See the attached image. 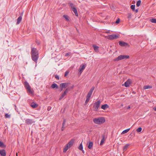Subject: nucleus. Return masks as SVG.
<instances>
[{"label": "nucleus", "instance_id": "3c124183", "mask_svg": "<svg viewBox=\"0 0 156 156\" xmlns=\"http://www.w3.org/2000/svg\"><path fill=\"white\" fill-rule=\"evenodd\" d=\"M130 108V106H128V107H127V109H129V108Z\"/></svg>", "mask_w": 156, "mask_h": 156}, {"label": "nucleus", "instance_id": "5701e85b", "mask_svg": "<svg viewBox=\"0 0 156 156\" xmlns=\"http://www.w3.org/2000/svg\"><path fill=\"white\" fill-rule=\"evenodd\" d=\"M6 146L2 142L0 141V147L3 148H5Z\"/></svg>", "mask_w": 156, "mask_h": 156}, {"label": "nucleus", "instance_id": "c85d7f7f", "mask_svg": "<svg viewBox=\"0 0 156 156\" xmlns=\"http://www.w3.org/2000/svg\"><path fill=\"white\" fill-rule=\"evenodd\" d=\"M66 122V119H64L62 124V128H65V126Z\"/></svg>", "mask_w": 156, "mask_h": 156}, {"label": "nucleus", "instance_id": "dca6fc26", "mask_svg": "<svg viewBox=\"0 0 156 156\" xmlns=\"http://www.w3.org/2000/svg\"><path fill=\"white\" fill-rule=\"evenodd\" d=\"M129 144H126L123 147V151H126L128 148L129 147Z\"/></svg>", "mask_w": 156, "mask_h": 156}, {"label": "nucleus", "instance_id": "79ce46f5", "mask_svg": "<svg viewBox=\"0 0 156 156\" xmlns=\"http://www.w3.org/2000/svg\"><path fill=\"white\" fill-rule=\"evenodd\" d=\"M69 71H66L65 72V73L64 76L65 77L66 76L69 74Z\"/></svg>", "mask_w": 156, "mask_h": 156}, {"label": "nucleus", "instance_id": "20e7f679", "mask_svg": "<svg viewBox=\"0 0 156 156\" xmlns=\"http://www.w3.org/2000/svg\"><path fill=\"white\" fill-rule=\"evenodd\" d=\"M129 56L127 55H121L118 57L117 58H115L114 59V61H118L122 59H124L125 58H129Z\"/></svg>", "mask_w": 156, "mask_h": 156}, {"label": "nucleus", "instance_id": "7c9ffc66", "mask_svg": "<svg viewBox=\"0 0 156 156\" xmlns=\"http://www.w3.org/2000/svg\"><path fill=\"white\" fill-rule=\"evenodd\" d=\"M130 7L131 9L133 10V11H134L135 10V5H132Z\"/></svg>", "mask_w": 156, "mask_h": 156}, {"label": "nucleus", "instance_id": "864d4df0", "mask_svg": "<svg viewBox=\"0 0 156 156\" xmlns=\"http://www.w3.org/2000/svg\"><path fill=\"white\" fill-rule=\"evenodd\" d=\"M105 32H106V33H109L110 32L109 31H107Z\"/></svg>", "mask_w": 156, "mask_h": 156}, {"label": "nucleus", "instance_id": "ea45409f", "mask_svg": "<svg viewBox=\"0 0 156 156\" xmlns=\"http://www.w3.org/2000/svg\"><path fill=\"white\" fill-rule=\"evenodd\" d=\"M129 84H130L131 83V80L130 79H129L126 81Z\"/></svg>", "mask_w": 156, "mask_h": 156}, {"label": "nucleus", "instance_id": "5fc2aeb1", "mask_svg": "<svg viewBox=\"0 0 156 156\" xmlns=\"http://www.w3.org/2000/svg\"><path fill=\"white\" fill-rule=\"evenodd\" d=\"M49 108H48V111L49 110Z\"/></svg>", "mask_w": 156, "mask_h": 156}, {"label": "nucleus", "instance_id": "8fccbe9b", "mask_svg": "<svg viewBox=\"0 0 156 156\" xmlns=\"http://www.w3.org/2000/svg\"><path fill=\"white\" fill-rule=\"evenodd\" d=\"M153 109L154 110V111H156V107H154L153 108Z\"/></svg>", "mask_w": 156, "mask_h": 156}, {"label": "nucleus", "instance_id": "4468645a", "mask_svg": "<svg viewBox=\"0 0 156 156\" xmlns=\"http://www.w3.org/2000/svg\"><path fill=\"white\" fill-rule=\"evenodd\" d=\"M30 106L33 108H35L38 107V105L35 102H33L31 104Z\"/></svg>", "mask_w": 156, "mask_h": 156}, {"label": "nucleus", "instance_id": "cd10ccee", "mask_svg": "<svg viewBox=\"0 0 156 156\" xmlns=\"http://www.w3.org/2000/svg\"><path fill=\"white\" fill-rule=\"evenodd\" d=\"M152 88V87L149 85H146L144 86V88L145 89H150Z\"/></svg>", "mask_w": 156, "mask_h": 156}, {"label": "nucleus", "instance_id": "49530a36", "mask_svg": "<svg viewBox=\"0 0 156 156\" xmlns=\"http://www.w3.org/2000/svg\"><path fill=\"white\" fill-rule=\"evenodd\" d=\"M69 55V53H66L65 55V56H67Z\"/></svg>", "mask_w": 156, "mask_h": 156}, {"label": "nucleus", "instance_id": "1a4fd4ad", "mask_svg": "<svg viewBox=\"0 0 156 156\" xmlns=\"http://www.w3.org/2000/svg\"><path fill=\"white\" fill-rule=\"evenodd\" d=\"M34 122L33 119H27L25 120V123L28 125H31Z\"/></svg>", "mask_w": 156, "mask_h": 156}, {"label": "nucleus", "instance_id": "6e6d98bb", "mask_svg": "<svg viewBox=\"0 0 156 156\" xmlns=\"http://www.w3.org/2000/svg\"><path fill=\"white\" fill-rule=\"evenodd\" d=\"M49 108H48V111L49 110Z\"/></svg>", "mask_w": 156, "mask_h": 156}, {"label": "nucleus", "instance_id": "f3484780", "mask_svg": "<svg viewBox=\"0 0 156 156\" xmlns=\"http://www.w3.org/2000/svg\"><path fill=\"white\" fill-rule=\"evenodd\" d=\"M105 141V135H103L102 136V138L101 140L100 144V145H102L104 143V142Z\"/></svg>", "mask_w": 156, "mask_h": 156}, {"label": "nucleus", "instance_id": "a211bd4d", "mask_svg": "<svg viewBox=\"0 0 156 156\" xmlns=\"http://www.w3.org/2000/svg\"><path fill=\"white\" fill-rule=\"evenodd\" d=\"M109 106L107 104H104L101 106V108L104 110H105Z\"/></svg>", "mask_w": 156, "mask_h": 156}, {"label": "nucleus", "instance_id": "f257e3e1", "mask_svg": "<svg viewBox=\"0 0 156 156\" xmlns=\"http://www.w3.org/2000/svg\"><path fill=\"white\" fill-rule=\"evenodd\" d=\"M31 54L32 60L37 63L39 58L38 52L37 49L34 48H32Z\"/></svg>", "mask_w": 156, "mask_h": 156}, {"label": "nucleus", "instance_id": "603ef678", "mask_svg": "<svg viewBox=\"0 0 156 156\" xmlns=\"http://www.w3.org/2000/svg\"><path fill=\"white\" fill-rule=\"evenodd\" d=\"M82 151V152L83 153H84V151L83 150V149H82V150H81Z\"/></svg>", "mask_w": 156, "mask_h": 156}, {"label": "nucleus", "instance_id": "412c9836", "mask_svg": "<svg viewBox=\"0 0 156 156\" xmlns=\"http://www.w3.org/2000/svg\"><path fill=\"white\" fill-rule=\"evenodd\" d=\"M93 145V143L92 142H89L88 146V147L90 149H91L92 148Z\"/></svg>", "mask_w": 156, "mask_h": 156}, {"label": "nucleus", "instance_id": "7ed1b4c3", "mask_svg": "<svg viewBox=\"0 0 156 156\" xmlns=\"http://www.w3.org/2000/svg\"><path fill=\"white\" fill-rule=\"evenodd\" d=\"M24 84L25 88L27 90V92L29 93V94H33V91L31 90L30 87L29 83L27 81H26L24 82Z\"/></svg>", "mask_w": 156, "mask_h": 156}, {"label": "nucleus", "instance_id": "de8ad7c7", "mask_svg": "<svg viewBox=\"0 0 156 156\" xmlns=\"http://www.w3.org/2000/svg\"><path fill=\"white\" fill-rule=\"evenodd\" d=\"M134 11H135V12L136 13L138 12V9H136V10L135 9V10Z\"/></svg>", "mask_w": 156, "mask_h": 156}, {"label": "nucleus", "instance_id": "c756f323", "mask_svg": "<svg viewBox=\"0 0 156 156\" xmlns=\"http://www.w3.org/2000/svg\"><path fill=\"white\" fill-rule=\"evenodd\" d=\"M141 3V1L140 0L138 1L136 4V5L137 7H139L140 6Z\"/></svg>", "mask_w": 156, "mask_h": 156}, {"label": "nucleus", "instance_id": "423d86ee", "mask_svg": "<svg viewBox=\"0 0 156 156\" xmlns=\"http://www.w3.org/2000/svg\"><path fill=\"white\" fill-rule=\"evenodd\" d=\"M109 40H113L117 39L119 38V36L115 34H112L106 37Z\"/></svg>", "mask_w": 156, "mask_h": 156}, {"label": "nucleus", "instance_id": "bb28decb", "mask_svg": "<svg viewBox=\"0 0 156 156\" xmlns=\"http://www.w3.org/2000/svg\"><path fill=\"white\" fill-rule=\"evenodd\" d=\"M150 22L154 23H156V19L155 18H152L150 20Z\"/></svg>", "mask_w": 156, "mask_h": 156}, {"label": "nucleus", "instance_id": "39448f33", "mask_svg": "<svg viewBox=\"0 0 156 156\" xmlns=\"http://www.w3.org/2000/svg\"><path fill=\"white\" fill-rule=\"evenodd\" d=\"M101 101L100 100L98 101H97L95 102L93 106V108H94V110L95 111H97L98 110L100 105L101 104Z\"/></svg>", "mask_w": 156, "mask_h": 156}, {"label": "nucleus", "instance_id": "f03ea898", "mask_svg": "<svg viewBox=\"0 0 156 156\" xmlns=\"http://www.w3.org/2000/svg\"><path fill=\"white\" fill-rule=\"evenodd\" d=\"M93 120L95 123L98 124H102L105 122V118L103 117L94 118Z\"/></svg>", "mask_w": 156, "mask_h": 156}, {"label": "nucleus", "instance_id": "4d7b16f0", "mask_svg": "<svg viewBox=\"0 0 156 156\" xmlns=\"http://www.w3.org/2000/svg\"><path fill=\"white\" fill-rule=\"evenodd\" d=\"M73 86L72 87V88H73Z\"/></svg>", "mask_w": 156, "mask_h": 156}, {"label": "nucleus", "instance_id": "f8f14e48", "mask_svg": "<svg viewBox=\"0 0 156 156\" xmlns=\"http://www.w3.org/2000/svg\"><path fill=\"white\" fill-rule=\"evenodd\" d=\"M74 139H72L67 144L69 146V147H70L73 145L74 143Z\"/></svg>", "mask_w": 156, "mask_h": 156}, {"label": "nucleus", "instance_id": "2f4dec72", "mask_svg": "<svg viewBox=\"0 0 156 156\" xmlns=\"http://www.w3.org/2000/svg\"><path fill=\"white\" fill-rule=\"evenodd\" d=\"M78 148L79 150H82V149H83V145H82V143H81L80 144V145L79 147H78Z\"/></svg>", "mask_w": 156, "mask_h": 156}, {"label": "nucleus", "instance_id": "f704fd0d", "mask_svg": "<svg viewBox=\"0 0 156 156\" xmlns=\"http://www.w3.org/2000/svg\"><path fill=\"white\" fill-rule=\"evenodd\" d=\"M142 128L141 127H139L136 129V131L137 132H141L142 130Z\"/></svg>", "mask_w": 156, "mask_h": 156}, {"label": "nucleus", "instance_id": "a19ab883", "mask_svg": "<svg viewBox=\"0 0 156 156\" xmlns=\"http://www.w3.org/2000/svg\"><path fill=\"white\" fill-rule=\"evenodd\" d=\"M120 19L119 18H118L115 22V23L118 24L120 22Z\"/></svg>", "mask_w": 156, "mask_h": 156}, {"label": "nucleus", "instance_id": "72a5a7b5", "mask_svg": "<svg viewBox=\"0 0 156 156\" xmlns=\"http://www.w3.org/2000/svg\"><path fill=\"white\" fill-rule=\"evenodd\" d=\"M85 68V66L84 65H83L82 66H80V68L81 70H83Z\"/></svg>", "mask_w": 156, "mask_h": 156}, {"label": "nucleus", "instance_id": "ddd939ff", "mask_svg": "<svg viewBox=\"0 0 156 156\" xmlns=\"http://www.w3.org/2000/svg\"><path fill=\"white\" fill-rule=\"evenodd\" d=\"M0 154L1 156H6V153L4 149L0 150Z\"/></svg>", "mask_w": 156, "mask_h": 156}, {"label": "nucleus", "instance_id": "473e14b6", "mask_svg": "<svg viewBox=\"0 0 156 156\" xmlns=\"http://www.w3.org/2000/svg\"><path fill=\"white\" fill-rule=\"evenodd\" d=\"M63 17L67 21H69V16L67 15H64Z\"/></svg>", "mask_w": 156, "mask_h": 156}, {"label": "nucleus", "instance_id": "4be33fe9", "mask_svg": "<svg viewBox=\"0 0 156 156\" xmlns=\"http://www.w3.org/2000/svg\"><path fill=\"white\" fill-rule=\"evenodd\" d=\"M69 146L67 144L64 147L63 152L64 153H66L69 148Z\"/></svg>", "mask_w": 156, "mask_h": 156}, {"label": "nucleus", "instance_id": "9b49d317", "mask_svg": "<svg viewBox=\"0 0 156 156\" xmlns=\"http://www.w3.org/2000/svg\"><path fill=\"white\" fill-rule=\"evenodd\" d=\"M23 15V13H22L20 15V16L18 17L17 19V22H16V24H19L22 19V17Z\"/></svg>", "mask_w": 156, "mask_h": 156}, {"label": "nucleus", "instance_id": "0eeeda50", "mask_svg": "<svg viewBox=\"0 0 156 156\" xmlns=\"http://www.w3.org/2000/svg\"><path fill=\"white\" fill-rule=\"evenodd\" d=\"M70 90V89L69 88L66 89L64 91L63 93L62 94L60 98H59V100H61L66 95L67 93Z\"/></svg>", "mask_w": 156, "mask_h": 156}, {"label": "nucleus", "instance_id": "6e6552de", "mask_svg": "<svg viewBox=\"0 0 156 156\" xmlns=\"http://www.w3.org/2000/svg\"><path fill=\"white\" fill-rule=\"evenodd\" d=\"M69 84V83L66 82L64 83H61L60 85V87L61 88V91H62L63 88H65L67 87Z\"/></svg>", "mask_w": 156, "mask_h": 156}, {"label": "nucleus", "instance_id": "e433bc0d", "mask_svg": "<svg viewBox=\"0 0 156 156\" xmlns=\"http://www.w3.org/2000/svg\"><path fill=\"white\" fill-rule=\"evenodd\" d=\"M5 117L6 118H10V115H9L8 114H5Z\"/></svg>", "mask_w": 156, "mask_h": 156}, {"label": "nucleus", "instance_id": "9d476101", "mask_svg": "<svg viewBox=\"0 0 156 156\" xmlns=\"http://www.w3.org/2000/svg\"><path fill=\"white\" fill-rule=\"evenodd\" d=\"M119 44L120 46L122 47H127L129 46V45L127 43L122 41H119Z\"/></svg>", "mask_w": 156, "mask_h": 156}, {"label": "nucleus", "instance_id": "13d9d810", "mask_svg": "<svg viewBox=\"0 0 156 156\" xmlns=\"http://www.w3.org/2000/svg\"><path fill=\"white\" fill-rule=\"evenodd\" d=\"M16 155H17V153H16Z\"/></svg>", "mask_w": 156, "mask_h": 156}, {"label": "nucleus", "instance_id": "a18cd8bd", "mask_svg": "<svg viewBox=\"0 0 156 156\" xmlns=\"http://www.w3.org/2000/svg\"><path fill=\"white\" fill-rule=\"evenodd\" d=\"M79 73H80V74L82 73L83 72V70H81V69H79Z\"/></svg>", "mask_w": 156, "mask_h": 156}, {"label": "nucleus", "instance_id": "a878e982", "mask_svg": "<svg viewBox=\"0 0 156 156\" xmlns=\"http://www.w3.org/2000/svg\"><path fill=\"white\" fill-rule=\"evenodd\" d=\"M69 6L72 9H73V8H75L73 4L72 3H69Z\"/></svg>", "mask_w": 156, "mask_h": 156}, {"label": "nucleus", "instance_id": "393cba45", "mask_svg": "<svg viewBox=\"0 0 156 156\" xmlns=\"http://www.w3.org/2000/svg\"><path fill=\"white\" fill-rule=\"evenodd\" d=\"M130 129V128H129L123 131L122 133V134H124L127 133L129 130Z\"/></svg>", "mask_w": 156, "mask_h": 156}, {"label": "nucleus", "instance_id": "2eb2a0df", "mask_svg": "<svg viewBox=\"0 0 156 156\" xmlns=\"http://www.w3.org/2000/svg\"><path fill=\"white\" fill-rule=\"evenodd\" d=\"M51 87L53 89H58V86L56 83H54L52 84L51 85Z\"/></svg>", "mask_w": 156, "mask_h": 156}, {"label": "nucleus", "instance_id": "37998d69", "mask_svg": "<svg viewBox=\"0 0 156 156\" xmlns=\"http://www.w3.org/2000/svg\"><path fill=\"white\" fill-rule=\"evenodd\" d=\"M94 87H93L91 88L90 89V91L92 93L93 90H94Z\"/></svg>", "mask_w": 156, "mask_h": 156}, {"label": "nucleus", "instance_id": "aec40b11", "mask_svg": "<svg viewBox=\"0 0 156 156\" xmlns=\"http://www.w3.org/2000/svg\"><path fill=\"white\" fill-rule=\"evenodd\" d=\"M93 46L94 50L95 51H98L99 47L98 46L95 45H93Z\"/></svg>", "mask_w": 156, "mask_h": 156}, {"label": "nucleus", "instance_id": "c9c22d12", "mask_svg": "<svg viewBox=\"0 0 156 156\" xmlns=\"http://www.w3.org/2000/svg\"><path fill=\"white\" fill-rule=\"evenodd\" d=\"M131 13H128L127 14V18L129 19H130L131 18Z\"/></svg>", "mask_w": 156, "mask_h": 156}, {"label": "nucleus", "instance_id": "4c0bfd02", "mask_svg": "<svg viewBox=\"0 0 156 156\" xmlns=\"http://www.w3.org/2000/svg\"><path fill=\"white\" fill-rule=\"evenodd\" d=\"M129 84L128 83V82H125V83H124V86L126 87H128L129 86Z\"/></svg>", "mask_w": 156, "mask_h": 156}, {"label": "nucleus", "instance_id": "6ab92c4d", "mask_svg": "<svg viewBox=\"0 0 156 156\" xmlns=\"http://www.w3.org/2000/svg\"><path fill=\"white\" fill-rule=\"evenodd\" d=\"M72 11L73 12L75 13V15L78 16V13H77V10L75 8H73V9H72Z\"/></svg>", "mask_w": 156, "mask_h": 156}, {"label": "nucleus", "instance_id": "b1692460", "mask_svg": "<svg viewBox=\"0 0 156 156\" xmlns=\"http://www.w3.org/2000/svg\"><path fill=\"white\" fill-rule=\"evenodd\" d=\"M92 94V93L91 92L89 91V92L88 93V94L87 95L86 98L90 99V98L91 96V95Z\"/></svg>", "mask_w": 156, "mask_h": 156}, {"label": "nucleus", "instance_id": "09e8293b", "mask_svg": "<svg viewBox=\"0 0 156 156\" xmlns=\"http://www.w3.org/2000/svg\"><path fill=\"white\" fill-rule=\"evenodd\" d=\"M65 128H62V129H61V130L63 131L64 129Z\"/></svg>", "mask_w": 156, "mask_h": 156}, {"label": "nucleus", "instance_id": "58836bf2", "mask_svg": "<svg viewBox=\"0 0 156 156\" xmlns=\"http://www.w3.org/2000/svg\"><path fill=\"white\" fill-rule=\"evenodd\" d=\"M90 100V99L86 98V101L85 102V104H87L88 103V102H89V101Z\"/></svg>", "mask_w": 156, "mask_h": 156}, {"label": "nucleus", "instance_id": "c03bdc74", "mask_svg": "<svg viewBox=\"0 0 156 156\" xmlns=\"http://www.w3.org/2000/svg\"><path fill=\"white\" fill-rule=\"evenodd\" d=\"M55 77L56 79L57 80H59V76L58 75H56L55 76Z\"/></svg>", "mask_w": 156, "mask_h": 156}]
</instances>
